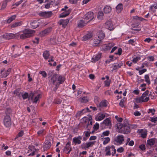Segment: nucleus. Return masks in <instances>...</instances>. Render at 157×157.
Wrapping results in <instances>:
<instances>
[{
    "mask_svg": "<svg viewBox=\"0 0 157 157\" xmlns=\"http://www.w3.org/2000/svg\"><path fill=\"white\" fill-rule=\"evenodd\" d=\"M35 31L29 29H26L23 31V33L20 35V38L25 39L32 37L34 35Z\"/></svg>",
    "mask_w": 157,
    "mask_h": 157,
    "instance_id": "1",
    "label": "nucleus"
},
{
    "mask_svg": "<svg viewBox=\"0 0 157 157\" xmlns=\"http://www.w3.org/2000/svg\"><path fill=\"white\" fill-rule=\"evenodd\" d=\"M116 127L119 129H121V132L125 134L129 133L130 129L129 125L123 126L121 123L118 122L116 124Z\"/></svg>",
    "mask_w": 157,
    "mask_h": 157,
    "instance_id": "2",
    "label": "nucleus"
},
{
    "mask_svg": "<svg viewBox=\"0 0 157 157\" xmlns=\"http://www.w3.org/2000/svg\"><path fill=\"white\" fill-rule=\"evenodd\" d=\"M41 98V95L40 94L36 96H35V93L31 92L29 94V100H31L33 103H37L39 101Z\"/></svg>",
    "mask_w": 157,
    "mask_h": 157,
    "instance_id": "3",
    "label": "nucleus"
},
{
    "mask_svg": "<svg viewBox=\"0 0 157 157\" xmlns=\"http://www.w3.org/2000/svg\"><path fill=\"white\" fill-rule=\"evenodd\" d=\"M124 141V136L123 135H118L115 137L113 140L114 144L118 145L122 144Z\"/></svg>",
    "mask_w": 157,
    "mask_h": 157,
    "instance_id": "4",
    "label": "nucleus"
},
{
    "mask_svg": "<svg viewBox=\"0 0 157 157\" xmlns=\"http://www.w3.org/2000/svg\"><path fill=\"white\" fill-rule=\"evenodd\" d=\"M68 8V7L67 6H65L64 8L62 9V11H64L60 15V17L63 18L65 17L69 14L71 12V10L70 9L67 10Z\"/></svg>",
    "mask_w": 157,
    "mask_h": 157,
    "instance_id": "5",
    "label": "nucleus"
},
{
    "mask_svg": "<svg viewBox=\"0 0 157 157\" xmlns=\"http://www.w3.org/2000/svg\"><path fill=\"white\" fill-rule=\"evenodd\" d=\"M39 15L44 18H47L51 17L53 15L52 11H44L41 12L39 13Z\"/></svg>",
    "mask_w": 157,
    "mask_h": 157,
    "instance_id": "6",
    "label": "nucleus"
},
{
    "mask_svg": "<svg viewBox=\"0 0 157 157\" xmlns=\"http://www.w3.org/2000/svg\"><path fill=\"white\" fill-rule=\"evenodd\" d=\"M114 45V44L113 43H109L107 44H104L101 46V50L104 51L110 50Z\"/></svg>",
    "mask_w": 157,
    "mask_h": 157,
    "instance_id": "7",
    "label": "nucleus"
},
{
    "mask_svg": "<svg viewBox=\"0 0 157 157\" xmlns=\"http://www.w3.org/2000/svg\"><path fill=\"white\" fill-rule=\"evenodd\" d=\"M4 124L5 126L9 127L11 125V121L10 116L6 115L5 116L4 118Z\"/></svg>",
    "mask_w": 157,
    "mask_h": 157,
    "instance_id": "8",
    "label": "nucleus"
},
{
    "mask_svg": "<svg viewBox=\"0 0 157 157\" xmlns=\"http://www.w3.org/2000/svg\"><path fill=\"white\" fill-rule=\"evenodd\" d=\"M15 34H13L12 33H6L2 35L1 37L3 38L4 39L7 40H10L12 39L15 38Z\"/></svg>",
    "mask_w": 157,
    "mask_h": 157,
    "instance_id": "9",
    "label": "nucleus"
},
{
    "mask_svg": "<svg viewBox=\"0 0 157 157\" xmlns=\"http://www.w3.org/2000/svg\"><path fill=\"white\" fill-rule=\"evenodd\" d=\"M94 18V13L93 12H90L87 13L85 16L84 19L86 20H89L88 22Z\"/></svg>",
    "mask_w": 157,
    "mask_h": 157,
    "instance_id": "10",
    "label": "nucleus"
},
{
    "mask_svg": "<svg viewBox=\"0 0 157 157\" xmlns=\"http://www.w3.org/2000/svg\"><path fill=\"white\" fill-rule=\"evenodd\" d=\"M11 72V69L9 68L6 71H5L4 69L2 70L1 71L2 78L6 77L10 74Z\"/></svg>",
    "mask_w": 157,
    "mask_h": 157,
    "instance_id": "11",
    "label": "nucleus"
},
{
    "mask_svg": "<svg viewBox=\"0 0 157 157\" xmlns=\"http://www.w3.org/2000/svg\"><path fill=\"white\" fill-rule=\"evenodd\" d=\"M112 149H114L113 146H108L105 147V155L106 156H110L111 155V151Z\"/></svg>",
    "mask_w": 157,
    "mask_h": 157,
    "instance_id": "12",
    "label": "nucleus"
},
{
    "mask_svg": "<svg viewBox=\"0 0 157 157\" xmlns=\"http://www.w3.org/2000/svg\"><path fill=\"white\" fill-rule=\"evenodd\" d=\"M102 124L105 125V128L108 127L110 128L111 127V121L109 118H107L105 119L102 123Z\"/></svg>",
    "mask_w": 157,
    "mask_h": 157,
    "instance_id": "13",
    "label": "nucleus"
},
{
    "mask_svg": "<svg viewBox=\"0 0 157 157\" xmlns=\"http://www.w3.org/2000/svg\"><path fill=\"white\" fill-rule=\"evenodd\" d=\"M72 148L71 147V143L68 142L66 144L65 147L64 148V151L66 152V153L68 154L72 150Z\"/></svg>",
    "mask_w": 157,
    "mask_h": 157,
    "instance_id": "14",
    "label": "nucleus"
},
{
    "mask_svg": "<svg viewBox=\"0 0 157 157\" xmlns=\"http://www.w3.org/2000/svg\"><path fill=\"white\" fill-rule=\"evenodd\" d=\"M69 20L68 19H62L59 21L58 23L59 25H62V26L63 28H65L67 25Z\"/></svg>",
    "mask_w": 157,
    "mask_h": 157,
    "instance_id": "15",
    "label": "nucleus"
},
{
    "mask_svg": "<svg viewBox=\"0 0 157 157\" xmlns=\"http://www.w3.org/2000/svg\"><path fill=\"white\" fill-rule=\"evenodd\" d=\"M149 98L148 97H143L141 98V96L136 98V101L137 103H142L143 102H146L149 100Z\"/></svg>",
    "mask_w": 157,
    "mask_h": 157,
    "instance_id": "16",
    "label": "nucleus"
},
{
    "mask_svg": "<svg viewBox=\"0 0 157 157\" xmlns=\"http://www.w3.org/2000/svg\"><path fill=\"white\" fill-rule=\"evenodd\" d=\"M106 27L109 30L111 31L114 29L113 25L112 23L111 20H109L105 23Z\"/></svg>",
    "mask_w": 157,
    "mask_h": 157,
    "instance_id": "17",
    "label": "nucleus"
},
{
    "mask_svg": "<svg viewBox=\"0 0 157 157\" xmlns=\"http://www.w3.org/2000/svg\"><path fill=\"white\" fill-rule=\"evenodd\" d=\"M82 139V137L81 136H78L77 137H75L73 138V142L75 144H81Z\"/></svg>",
    "mask_w": 157,
    "mask_h": 157,
    "instance_id": "18",
    "label": "nucleus"
},
{
    "mask_svg": "<svg viewBox=\"0 0 157 157\" xmlns=\"http://www.w3.org/2000/svg\"><path fill=\"white\" fill-rule=\"evenodd\" d=\"M122 62H120L118 63L113 64L112 66L113 67V70H115L120 68L123 65Z\"/></svg>",
    "mask_w": 157,
    "mask_h": 157,
    "instance_id": "19",
    "label": "nucleus"
},
{
    "mask_svg": "<svg viewBox=\"0 0 157 157\" xmlns=\"http://www.w3.org/2000/svg\"><path fill=\"white\" fill-rule=\"evenodd\" d=\"M106 114L105 113H99L96 118V120L97 121H100L102 120L106 116L105 115Z\"/></svg>",
    "mask_w": 157,
    "mask_h": 157,
    "instance_id": "20",
    "label": "nucleus"
},
{
    "mask_svg": "<svg viewBox=\"0 0 157 157\" xmlns=\"http://www.w3.org/2000/svg\"><path fill=\"white\" fill-rule=\"evenodd\" d=\"M65 80V78L63 77L62 76H59L58 78V80L59 82V83L57 82V83L56 84V89H57L59 85L60 84L62 83Z\"/></svg>",
    "mask_w": 157,
    "mask_h": 157,
    "instance_id": "21",
    "label": "nucleus"
},
{
    "mask_svg": "<svg viewBox=\"0 0 157 157\" xmlns=\"http://www.w3.org/2000/svg\"><path fill=\"white\" fill-rule=\"evenodd\" d=\"M22 24V22L21 21H18L14 23L11 24L10 25V28H16L18 26H21Z\"/></svg>",
    "mask_w": 157,
    "mask_h": 157,
    "instance_id": "22",
    "label": "nucleus"
},
{
    "mask_svg": "<svg viewBox=\"0 0 157 157\" xmlns=\"http://www.w3.org/2000/svg\"><path fill=\"white\" fill-rule=\"evenodd\" d=\"M51 28H48L41 32L40 34L41 36H44L50 32L51 31Z\"/></svg>",
    "mask_w": 157,
    "mask_h": 157,
    "instance_id": "23",
    "label": "nucleus"
},
{
    "mask_svg": "<svg viewBox=\"0 0 157 157\" xmlns=\"http://www.w3.org/2000/svg\"><path fill=\"white\" fill-rule=\"evenodd\" d=\"M40 23L37 21L35 20L30 23V25L31 28L35 29L38 27Z\"/></svg>",
    "mask_w": 157,
    "mask_h": 157,
    "instance_id": "24",
    "label": "nucleus"
},
{
    "mask_svg": "<svg viewBox=\"0 0 157 157\" xmlns=\"http://www.w3.org/2000/svg\"><path fill=\"white\" fill-rule=\"evenodd\" d=\"M83 20H80L78 22V26L80 28H82L85 26L87 23Z\"/></svg>",
    "mask_w": 157,
    "mask_h": 157,
    "instance_id": "25",
    "label": "nucleus"
},
{
    "mask_svg": "<svg viewBox=\"0 0 157 157\" xmlns=\"http://www.w3.org/2000/svg\"><path fill=\"white\" fill-rule=\"evenodd\" d=\"M50 55L48 51H45L43 53V56L45 60H47L49 58Z\"/></svg>",
    "mask_w": 157,
    "mask_h": 157,
    "instance_id": "26",
    "label": "nucleus"
},
{
    "mask_svg": "<svg viewBox=\"0 0 157 157\" xmlns=\"http://www.w3.org/2000/svg\"><path fill=\"white\" fill-rule=\"evenodd\" d=\"M101 41L100 39L95 38L93 40V43L92 44L94 46H98Z\"/></svg>",
    "mask_w": 157,
    "mask_h": 157,
    "instance_id": "27",
    "label": "nucleus"
},
{
    "mask_svg": "<svg viewBox=\"0 0 157 157\" xmlns=\"http://www.w3.org/2000/svg\"><path fill=\"white\" fill-rule=\"evenodd\" d=\"M89 99L87 96L81 97L79 98V101L81 103H86L88 102Z\"/></svg>",
    "mask_w": 157,
    "mask_h": 157,
    "instance_id": "28",
    "label": "nucleus"
},
{
    "mask_svg": "<svg viewBox=\"0 0 157 157\" xmlns=\"http://www.w3.org/2000/svg\"><path fill=\"white\" fill-rule=\"evenodd\" d=\"M101 54L99 53L96 55L94 57L92 58V62H95L98 61L101 57Z\"/></svg>",
    "mask_w": 157,
    "mask_h": 157,
    "instance_id": "29",
    "label": "nucleus"
},
{
    "mask_svg": "<svg viewBox=\"0 0 157 157\" xmlns=\"http://www.w3.org/2000/svg\"><path fill=\"white\" fill-rule=\"evenodd\" d=\"M139 133H140L141 137L144 138L146 137L147 136V131L145 130H144L143 129H141L139 132Z\"/></svg>",
    "mask_w": 157,
    "mask_h": 157,
    "instance_id": "30",
    "label": "nucleus"
},
{
    "mask_svg": "<svg viewBox=\"0 0 157 157\" xmlns=\"http://www.w3.org/2000/svg\"><path fill=\"white\" fill-rule=\"evenodd\" d=\"M92 36L91 33H89L83 36L82 40L84 41L87 40L91 38Z\"/></svg>",
    "mask_w": 157,
    "mask_h": 157,
    "instance_id": "31",
    "label": "nucleus"
},
{
    "mask_svg": "<svg viewBox=\"0 0 157 157\" xmlns=\"http://www.w3.org/2000/svg\"><path fill=\"white\" fill-rule=\"evenodd\" d=\"M107 106V101L104 100L101 101L99 104L98 105H97L98 107H106Z\"/></svg>",
    "mask_w": 157,
    "mask_h": 157,
    "instance_id": "32",
    "label": "nucleus"
},
{
    "mask_svg": "<svg viewBox=\"0 0 157 157\" xmlns=\"http://www.w3.org/2000/svg\"><path fill=\"white\" fill-rule=\"evenodd\" d=\"M111 10V8L109 6H106L104 8V11L105 13H109Z\"/></svg>",
    "mask_w": 157,
    "mask_h": 157,
    "instance_id": "33",
    "label": "nucleus"
},
{
    "mask_svg": "<svg viewBox=\"0 0 157 157\" xmlns=\"http://www.w3.org/2000/svg\"><path fill=\"white\" fill-rule=\"evenodd\" d=\"M117 12V13H120L123 8V6L121 3H119L116 6Z\"/></svg>",
    "mask_w": 157,
    "mask_h": 157,
    "instance_id": "34",
    "label": "nucleus"
},
{
    "mask_svg": "<svg viewBox=\"0 0 157 157\" xmlns=\"http://www.w3.org/2000/svg\"><path fill=\"white\" fill-rule=\"evenodd\" d=\"M57 79L56 75L55 74L53 75L52 77L50 82H52L53 84H55L56 85V84L57 83L56 82V81Z\"/></svg>",
    "mask_w": 157,
    "mask_h": 157,
    "instance_id": "35",
    "label": "nucleus"
},
{
    "mask_svg": "<svg viewBox=\"0 0 157 157\" xmlns=\"http://www.w3.org/2000/svg\"><path fill=\"white\" fill-rule=\"evenodd\" d=\"M16 17V15H13L10 17H8V19L6 20V22L8 23H11L15 19Z\"/></svg>",
    "mask_w": 157,
    "mask_h": 157,
    "instance_id": "36",
    "label": "nucleus"
},
{
    "mask_svg": "<svg viewBox=\"0 0 157 157\" xmlns=\"http://www.w3.org/2000/svg\"><path fill=\"white\" fill-rule=\"evenodd\" d=\"M155 142V140L154 139H151L147 141V144L150 146L153 145L154 144Z\"/></svg>",
    "mask_w": 157,
    "mask_h": 157,
    "instance_id": "37",
    "label": "nucleus"
},
{
    "mask_svg": "<svg viewBox=\"0 0 157 157\" xmlns=\"http://www.w3.org/2000/svg\"><path fill=\"white\" fill-rule=\"evenodd\" d=\"M104 140L103 141V144L104 145H105L108 143L110 141V138L109 137H107L104 138Z\"/></svg>",
    "mask_w": 157,
    "mask_h": 157,
    "instance_id": "38",
    "label": "nucleus"
},
{
    "mask_svg": "<svg viewBox=\"0 0 157 157\" xmlns=\"http://www.w3.org/2000/svg\"><path fill=\"white\" fill-rule=\"evenodd\" d=\"M144 78L145 81L147 82L148 85L150 84V81L149 79V77L148 75H146L144 76Z\"/></svg>",
    "mask_w": 157,
    "mask_h": 157,
    "instance_id": "39",
    "label": "nucleus"
},
{
    "mask_svg": "<svg viewBox=\"0 0 157 157\" xmlns=\"http://www.w3.org/2000/svg\"><path fill=\"white\" fill-rule=\"evenodd\" d=\"M105 37V35L104 33L101 32L100 33V34L98 36V38L101 40L104 38Z\"/></svg>",
    "mask_w": 157,
    "mask_h": 157,
    "instance_id": "40",
    "label": "nucleus"
},
{
    "mask_svg": "<svg viewBox=\"0 0 157 157\" xmlns=\"http://www.w3.org/2000/svg\"><path fill=\"white\" fill-rule=\"evenodd\" d=\"M51 146V144L50 142L47 141L45 144L44 146V149H49Z\"/></svg>",
    "mask_w": 157,
    "mask_h": 157,
    "instance_id": "41",
    "label": "nucleus"
},
{
    "mask_svg": "<svg viewBox=\"0 0 157 157\" xmlns=\"http://www.w3.org/2000/svg\"><path fill=\"white\" fill-rule=\"evenodd\" d=\"M87 143L88 148L90 147H92L96 143V141H94L92 142H88Z\"/></svg>",
    "mask_w": 157,
    "mask_h": 157,
    "instance_id": "42",
    "label": "nucleus"
},
{
    "mask_svg": "<svg viewBox=\"0 0 157 157\" xmlns=\"http://www.w3.org/2000/svg\"><path fill=\"white\" fill-rule=\"evenodd\" d=\"M104 13L102 11H99L98 12V19H101L102 18Z\"/></svg>",
    "mask_w": 157,
    "mask_h": 157,
    "instance_id": "43",
    "label": "nucleus"
},
{
    "mask_svg": "<svg viewBox=\"0 0 157 157\" xmlns=\"http://www.w3.org/2000/svg\"><path fill=\"white\" fill-rule=\"evenodd\" d=\"M110 133V131L109 130L106 131L105 132H102V135L101 136V137L103 136H108L109 135Z\"/></svg>",
    "mask_w": 157,
    "mask_h": 157,
    "instance_id": "44",
    "label": "nucleus"
},
{
    "mask_svg": "<svg viewBox=\"0 0 157 157\" xmlns=\"http://www.w3.org/2000/svg\"><path fill=\"white\" fill-rule=\"evenodd\" d=\"M62 102V100L58 98H56L54 101V103L56 104H60Z\"/></svg>",
    "mask_w": 157,
    "mask_h": 157,
    "instance_id": "45",
    "label": "nucleus"
},
{
    "mask_svg": "<svg viewBox=\"0 0 157 157\" xmlns=\"http://www.w3.org/2000/svg\"><path fill=\"white\" fill-rule=\"evenodd\" d=\"M87 143H84L82 144L81 145V148L82 149H86V148H88V147L87 146Z\"/></svg>",
    "mask_w": 157,
    "mask_h": 157,
    "instance_id": "46",
    "label": "nucleus"
},
{
    "mask_svg": "<svg viewBox=\"0 0 157 157\" xmlns=\"http://www.w3.org/2000/svg\"><path fill=\"white\" fill-rule=\"evenodd\" d=\"M133 18L134 19H135V20H139V21H142L143 20H145V19L144 18H143L141 17H139L138 16H134L133 17Z\"/></svg>",
    "mask_w": 157,
    "mask_h": 157,
    "instance_id": "47",
    "label": "nucleus"
},
{
    "mask_svg": "<svg viewBox=\"0 0 157 157\" xmlns=\"http://www.w3.org/2000/svg\"><path fill=\"white\" fill-rule=\"evenodd\" d=\"M22 96L23 99H25L27 98H29V95L28 93L25 92L24 94H22Z\"/></svg>",
    "mask_w": 157,
    "mask_h": 157,
    "instance_id": "48",
    "label": "nucleus"
},
{
    "mask_svg": "<svg viewBox=\"0 0 157 157\" xmlns=\"http://www.w3.org/2000/svg\"><path fill=\"white\" fill-rule=\"evenodd\" d=\"M7 4V2L6 1H4L2 4L1 9L2 10L4 9L6 7Z\"/></svg>",
    "mask_w": 157,
    "mask_h": 157,
    "instance_id": "49",
    "label": "nucleus"
},
{
    "mask_svg": "<svg viewBox=\"0 0 157 157\" xmlns=\"http://www.w3.org/2000/svg\"><path fill=\"white\" fill-rule=\"evenodd\" d=\"M13 94L18 97H20L21 95V92L18 90H16L13 91Z\"/></svg>",
    "mask_w": 157,
    "mask_h": 157,
    "instance_id": "50",
    "label": "nucleus"
},
{
    "mask_svg": "<svg viewBox=\"0 0 157 157\" xmlns=\"http://www.w3.org/2000/svg\"><path fill=\"white\" fill-rule=\"evenodd\" d=\"M23 2H26V0H21L17 2L14 4L13 5V6H18L19 5Z\"/></svg>",
    "mask_w": 157,
    "mask_h": 157,
    "instance_id": "51",
    "label": "nucleus"
},
{
    "mask_svg": "<svg viewBox=\"0 0 157 157\" xmlns=\"http://www.w3.org/2000/svg\"><path fill=\"white\" fill-rule=\"evenodd\" d=\"M149 93V91L148 90H147L145 92H144L142 94V95L141 96V98H142V97H146L147 95H148Z\"/></svg>",
    "mask_w": 157,
    "mask_h": 157,
    "instance_id": "52",
    "label": "nucleus"
},
{
    "mask_svg": "<svg viewBox=\"0 0 157 157\" xmlns=\"http://www.w3.org/2000/svg\"><path fill=\"white\" fill-rule=\"evenodd\" d=\"M39 73L41 74L44 78H45L47 76V74L44 71H40L39 72Z\"/></svg>",
    "mask_w": 157,
    "mask_h": 157,
    "instance_id": "53",
    "label": "nucleus"
},
{
    "mask_svg": "<svg viewBox=\"0 0 157 157\" xmlns=\"http://www.w3.org/2000/svg\"><path fill=\"white\" fill-rule=\"evenodd\" d=\"M140 58L139 57H136V58L133 59L132 60V61L134 63H137L139 60H140Z\"/></svg>",
    "mask_w": 157,
    "mask_h": 157,
    "instance_id": "54",
    "label": "nucleus"
},
{
    "mask_svg": "<svg viewBox=\"0 0 157 157\" xmlns=\"http://www.w3.org/2000/svg\"><path fill=\"white\" fill-rule=\"evenodd\" d=\"M150 8L151 10H153L154 9H157V5L156 4H154L150 6Z\"/></svg>",
    "mask_w": 157,
    "mask_h": 157,
    "instance_id": "55",
    "label": "nucleus"
},
{
    "mask_svg": "<svg viewBox=\"0 0 157 157\" xmlns=\"http://www.w3.org/2000/svg\"><path fill=\"white\" fill-rule=\"evenodd\" d=\"M122 49L121 48H119L118 49V52H115V54L116 55H121L122 53Z\"/></svg>",
    "mask_w": 157,
    "mask_h": 157,
    "instance_id": "56",
    "label": "nucleus"
},
{
    "mask_svg": "<svg viewBox=\"0 0 157 157\" xmlns=\"http://www.w3.org/2000/svg\"><path fill=\"white\" fill-rule=\"evenodd\" d=\"M84 133L85 134V136L86 137H88L90 136L91 132L90 131H85Z\"/></svg>",
    "mask_w": 157,
    "mask_h": 157,
    "instance_id": "57",
    "label": "nucleus"
},
{
    "mask_svg": "<svg viewBox=\"0 0 157 157\" xmlns=\"http://www.w3.org/2000/svg\"><path fill=\"white\" fill-rule=\"evenodd\" d=\"M147 59L150 61H153L155 59V58L154 56H148L147 58Z\"/></svg>",
    "mask_w": 157,
    "mask_h": 157,
    "instance_id": "58",
    "label": "nucleus"
},
{
    "mask_svg": "<svg viewBox=\"0 0 157 157\" xmlns=\"http://www.w3.org/2000/svg\"><path fill=\"white\" fill-rule=\"evenodd\" d=\"M150 120L153 122H155L157 121V117H154L150 118Z\"/></svg>",
    "mask_w": 157,
    "mask_h": 157,
    "instance_id": "59",
    "label": "nucleus"
},
{
    "mask_svg": "<svg viewBox=\"0 0 157 157\" xmlns=\"http://www.w3.org/2000/svg\"><path fill=\"white\" fill-rule=\"evenodd\" d=\"M122 125H123V126L129 125V124H128V120L126 119L124 120L123 123L122 124Z\"/></svg>",
    "mask_w": 157,
    "mask_h": 157,
    "instance_id": "60",
    "label": "nucleus"
},
{
    "mask_svg": "<svg viewBox=\"0 0 157 157\" xmlns=\"http://www.w3.org/2000/svg\"><path fill=\"white\" fill-rule=\"evenodd\" d=\"M94 128L95 130H97L99 128V124L98 123H96L94 125Z\"/></svg>",
    "mask_w": 157,
    "mask_h": 157,
    "instance_id": "61",
    "label": "nucleus"
},
{
    "mask_svg": "<svg viewBox=\"0 0 157 157\" xmlns=\"http://www.w3.org/2000/svg\"><path fill=\"white\" fill-rule=\"evenodd\" d=\"M130 129L136 128H137V125L136 124H129V125Z\"/></svg>",
    "mask_w": 157,
    "mask_h": 157,
    "instance_id": "62",
    "label": "nucleus"
},
{
    "mask_svg": "<svg viewBox=\"0 0 157 157\" xmlns=\"http://www.w3.org/2000/svg\"><path fill=\"white\" fill-rule=\"evenodd\" d=\"M70 3L72 4H76L78 2V0H69Z\"/></svg>",
    "mask_w": 157,
    "mask_h": 157,
    "instance_id": "63",
    "label": "nucleus"
},
{
    "mask_svg": "<svg viewBox=\"0 0 157 157\" xmlns=\"http://www.w3.org/2000/svg\"><path fill=\"white\" fill-rule=\"evenodd\" d=\"M139 148L142 150H144L145 149V146L144 145L141 144L140 145Z\"/></svg>",
    "mask_w": 157,
    "mask_h": 157,
    "instance_id": "64",
    "label": "nucleus"
}]
</instances>
